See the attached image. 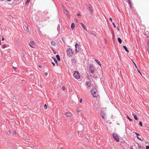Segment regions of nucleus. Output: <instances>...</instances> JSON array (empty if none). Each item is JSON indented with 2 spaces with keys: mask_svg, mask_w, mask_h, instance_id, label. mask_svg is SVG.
<instances>
[{
  "mask_svg": "<svg viewBox=\"0 0 149 149\" xmlns=\"http://www.w3.org/2000/svg\"><path fill=\"white\" fill-rule=\"evenodd\" d=\"M91 93L94 97H98V93L97 91V90L95 89H92L91 91Z\"/></svg>",
  "mask_w": 149,
  "mask_h": 149,
  "instance_id": "nucleus-1",
  "label": "nucleus"
},
{
  "mask_svg": "<svg viewBox=\"0 0 149 149\" xmlns=\"http://www.w3.org/2000/svg\"><path fill=\"white\" fill-rule=\"evenodd\" d=\"M66 53L67 55L70 56L73 55L74 54V51L72 49L70 48H68L67 49Z\"/></svg>",
  "mask_w": 149,
  "mask_h": 149,
  "instance_id": "nucleus-2",
  "label": "nucleus"
},
{
  "mask_svg": "<svg viewBox=\"0 0 149 149\" xmlns=\"http://www.w3.org/2000/svg\"><path fill=\"white\" fill-rule=\"evenodd\" d=\"M73 75L74 77L76 79H78L80 78V76L79 72L77 71L74 72Z\"/></svg>",
  "mask_w": 149,
  "mask_h": 149,
  "instance_id": "nucleus-3",
  "label": "nucleus"
},
{
  "mask_svg": "<svg viewBox=\"0 0 149 149\" xmlns=\"http://www.w3.org/2000/svg\"><path fill=\"white\" fill-rule=\"evenodd\" d=\"M113 137L114 139L117 142L119 141L118 135L115 133H113Z\"/></svg>",
  "mask_w": 149,
  "mask_h": 149,
  "instance_id": "nucleus-4",
  "label": "nucleus"
},
{
  "mask_svg": "<svg viewBox=\"0 0 149 149\" xmlns=\"http://www.w3.org/2000/svg\"><path fill=\"white\" fill-rule=\"evenodd\" d=\"M89 70L91 74H93L95 70V66L92 65L90 64Z\"/></svg>",
  "mask_w": 149,
  "mask_h": 149,
  "instance_id": "nucleus-5",
  "label": "nucleus"
},
{
  "mask_svg": "<svg viewBox=\"0 0 149 149\" xmlns=\"http://www.w3.org/2000/svg\"><path fill=\"white\" fill-rule=\"evenodd\" d=\"M71 62L73 64H75L76 63V58L75 57L72 58L71 59Z\"/></svg>",
  "mask_w": 149,
  "mask_h": 149,
  "instance_id": "nucleus-6",
  "label": "nucleus"
},
{
  "mask_svg": "<svg viewBox=\"0 0 149 149\" xmlns=\"http://www.w3.org/2000/svg\"><path fill=\"white\" fill-rule=\"evenodd\" d=\"M75 51L77 52H78L79 51V45L77 43H76V44L75 45Z\"/></svg>",
  "mask_w": 149,
  "mask_h": 149,
  "instance_id": "nucleus-7",
  "label": "nucleus"
},
{
  "mask_svg": "<svg viewBox=\"0 0 149 149\" xmlns=\"http://www.w3.org/2000/svg\"><path fill=\"white\" fill-rule=\"evenodd\" d=\"M65 115L67 117H71L72 115V114L70 112H66Z\"/></svg>",
  "mask_w": 149,
  "mask_h": 149,
  "instance_id": "nucleus-8",
  "label": "nucleus"
},
{
  "mask_svg": "<svg viewBox=\"0 0 149 149\" xmlns=\"http://www.w3.org/2000/svg\"><path fill=\"white\" fill-rule=\"evenodd\" d=\"M30 43H29V45L31 47H32V48H33V47H32L31 45V44H30V43L31 44L33 45V46H34L35 45V42L33 41H31V42H30Z\"/></svg>",
  "mask_w": 149,
  "mask_h": 149,
  "instance_id": "nucleus-9",
  "label": "nucleus"
},
{
  "mask_svg": "<svg viewBox=\"0 0 149 149\" xmlns=\"http://www.w3.org/2000/svg\"><path fill=\"white\" fill-rule=\"evenodd\" d=\"M24 28L25 30L27 31L28 32H29V27L28 26L25 25L24 26Z\"/></svg>",
  "mask_w": 149,
  "mask_h": 149,
  "instance_id": "nucleus-10",
  "label": "nucleus"
},
{
  "mask_svg": "<svg viewBox=\"0 0 149 149\" xmlns=\"http://www.w3.org/2000/svg\"><path fill=\"white\" fill-rule=\"evenodd\" d=\"M132 115L134 116L135 120H138V118L137 117L136 115L135 114L133 113L132 114Z\"/></svg>",
  "mask_w": 149,
  "mask_h": 149,
  "instance_id": "nucleus-11",
  "label": "nucleus"
},
{
  "mask_svg": "<svg viewBox=\"0 0 149 149\" xmlns=\"http://www.w3.org/2000/svg\"><path fill=\"white\" fill-rule=\"evenodd\" d=\"M71 28L73 30L75 27V25L74 23H72L71 24Z\"/></svg>",
  "mask_w": 149,
  "mask_h": 149,
  "instance_id": "nucleus-12",
  "label": "nucleus"
},
{
  "mask_svg": "<svg viewBox=\"0 0 149 149\" xmlns=\"http://www.w3.org/2000/svg\"><path fill=\"white\" fill-rule=\"evenodd\" d=\"M86 85L87 86V87H90L91 85V84L90 83L89 81H86Z\"/></svg>",
  "mask_w": 149,
  "mask_h": 149,
  "instance_id": "nucleus-13",
  "label": "nucleus"
},
{
  "mask_svg": "<svg viewBox=\"0 0 149 149\" xmlns=\"http://www.w3.org/2000/svg\"><path fill=\"white\" fill-rule=\"evenodd\" d=\"M95 61L100 66H101V64L100 61L98 60L95 59Z\"/></svg>",
  "mask_w": 149,
  "mask_h": 149,
  "instance_id": "nucleus-14",
  "label": "nucleus"
},
{
  "mask_svg": "<svg viewBox=\"0 0 149 149\" xmlns=\"http://www.w3.org/2000/svg\"><path fill=\"white\" fill-rule=\"evenodd\" d=\"M123 47L124 49L127 52H129V51L128 50V49L127 48V47L125 46H123Z\"/></svg>",
  "mask_w": 149,
  "mask_h": 149,
  "instance_id": "nucleus-15",
  "label": "nucleus"
},
{
  "mask_svg": "<svg viewBox=\"0 0 149 149\" xmlns=\"http://www.w3.org/2000/svg\"><path fill=\"white\" fill-rule=\"evenodd\" d=\"M80 24L82 27L85 30H86V27L85 26V25L82 23H80Z\"/></svg>",
  "mask_w": 149,
  "mask_h": 149,
  "instance_id": "nucleus-16",
  "label": "nucleus"
},
{
  "mask_svg": "<svg viewBox=\"0 0 149 149\" xmlns=\"http://www.w3.org/2000/svg\"><path fill=\"white\" fill-rule=\"evenodd\" d=\"M118 42L120 44H121L122 43V40L120 38H118Z\"/></svg>",
  "mask_w": 149,
  "mask_h": 149,
  "instance_id": "nucleus-17",
  "label": "nucleus"
},
{
  "mask_svg": "<svg viewBox=\"0 0 149 149\" xmlns=\"http://www.w3.org/2000/svg\"><path fill=\"white\" fill-rule=\"evenodd\" d=\"M56 44V43L54 41H52L51 42V45L53 46H55Z\"/></svg>",
  "mask_w": 149,
  "mask_h": 149,
  "instance_id": "nucleus-18",
  "label": "nucleus"
},
{
  "mask_svg": "<svg viewBox=\"0 0 149 149\" xmlns=\"http://www.w3.org/2000/svg\"><path fill=\"white\" fill-rule=\"evenodd\" d=\"M56 58L57 59V60L59 61H60V56H59V55H56Z\"/></svg>",
  "mask_w": 149,
  "mask_h": 149,
  "instance_id": "nucleus-19",
  "label": "nucleus"
},
{
  "mask_svg": "<svg viewBox=\"0 0 149 149\" xmlns=\"http://www.w3.org/2000/svg\"><path fill=\"white\" fill-rule=\"evenodd\" d=\"M64 9L65 10V13L67 15H68L69 14L68 11L67 10H65V7H64Z\"/></svg>",
  "mask_w": 149,
  "mask_h": 149,
  "instance_id": "nucleus-20",
  "label": "nucleus"
},
{
  "mask_svg": "<svg viewBox=\"0 0 149 149\" xmlns=\"http://www.w3.org/2000/svg\"><path fill=\"white\" fill-rule=\"evenodd\" d=\"M88 10L91 11L92 10V8L90 7V6H89L88 7Z\"/></svg>",
  "mask_w": 149,
  "mask_h": 149,
  "instance_id": "nucleus-21",
  "label": "nucleus"
},
{
  "mask_svg": "<svg viewBox=\"0 0 149 149\" xmlns=\"http://www.w3.org/2000/svg\"><path fill=\"white\" fill-rule=\"evenodd\" d=\"M30 0H27L26 2V4H28L30 2Z\"/></svg>",
  "mask_w": 149,
  "mask_h": 149,
  "instance_id": "nucleus-22",
  "label": "nucleus"
},
{
  "mask_svg": "<svg viewBox=\"0 0 149 149\" xmlns=\"http://www.w3.org/2000/svg\"><path fill=\"white\" fill-rule=\"evenodd\" d=\"M128 2L131 7V1H130V0H128Z\"/></svg>",
  "mask_w": 149,
  "mask_h": 149,
  "instance_id": "nucleus-23",
  "label": "nucleus"
},
{
  "mask_svg": "<svg viewBox=\"0 0 149 149\" xmlns=\"http://www.w3.org/2000/svg\"><path fill=\"white\" fill-rule=\"evenodd\" d=\"M44 108L45 109H47V106L46 104H45V105H44Z\"/></svg>",
  "mask_w": 149,
  "mask_h": 149,
  "instance_id": "nucleus-24",
  "label": "nucleus"
},
{
  "mask_svg": "<svg viewBox=\"0 0 149 149\" xmlns=\"http://www.w3.org/2000/svg\"><path fill=\"white\" fill-rule=\"evenodd\" d=\"M53 59L56 63L57 64L58 63L56 59L54 58Z\"/></svg>",
  "mask_w": 149,
  "mask_h": 149,
  "instance_id": "nucleus-25",
  "label": "nucleus"
},
{
  "mask_svg": "<svg viewBox=\"0 0 149 149\" xmlns=\"http://www.w3.org/2000/svg\"><path fill=\"white\" fill-rule=\"evenodd\" d=\"M132 62H133V63H134L135 67L136 68V69H137L138 68L137 67V66L136 63H135V62L133 61L132 60Z\"/></svg>",
  "mask_w": 149,
  "mask_h": 149,
  "instance_id": "nucleus-26",
  "label": "nucleus"
},
{
  "mask_svg": "<svg viewBox=\"0 0 149 149\" xmlns=\"http://www.w3.org/2000/svg\"><path fill=\"white\" fill-rule=\"evenodd\" d=\"M127 117L128 118V119L130 120V121H132V120L128 116H127Z\"/></svg>",
  "mask_w": 149,
  "mask_h": 149,
  "instance_id": "nucleus-27",
  "label": "nucleus"
},
{
  "mask_svg": "<svg viewBox=\"0 0 149 149\" xmlns=\"http://www.w3.org/2000/svg\"><path fill=\"white\" fill-rule=\"evenodd\" d=\"M10 133L11 132L10 131H8L7 132V134L8 135H9Z\"/></svg>",
  "mask_w": 149,
  "mask_h": 149,
  "instance_id": "nucleus-28",
  "label": "nucleus"
},
{
  "mask_svg": "<svg viewBox=\"0 0 149 149\" xmlns=\"http://www.w3.org/2000/svg\"><path fill=\"white\" fill-rule=\"evenodd\" d=\"M139 124L141 126H142V122L141 121H140L139 122Z\"/></svg>",
  "mask_w": 149,
  "mask_h": 149,
  "instance_id": "nucleus-29",
  "label": "nucleus"
},
{
  "mask_svg": "<svg viewBox=\"0 0 149 149\" xmlns=\"http://www.w3.org/2000/svg\"><path fill=\"white\" fill-rule=\"evenodd\" d=\"M91 33V34H92L94 36L96 37V35L94 33Z\"/></svg>",
  "mask_w": 149,
  "mask_h": 149,
  "instance_id": "nucleus-30",
  "label": "nucleus"
},
{
  "mask_svg": "<svg viewBox=\"0 0 149 149\" xmlns=\"http://www.w3.org/2000/svg\"><path fill=\"white\" fill-rule=\"evenodd\" d=\"M112 24H113V26H114V28H115L116 27V25H115V24L114 23V22H112Z\"/></svg>",
  "mask_w": 149,
  "mask_h": 149,
  "instance_id": "nucleus-31",
  "label": "nucleus"
},
{
  "mask_svg": "<svg viewBox=\"0 0 149 149\" xmlns=\"http://www.w3.org/2000/svg\"><path fill=\"white\" fill-rule=\"evenodd\" d=\"M137 70H138V72L140 73V74L142 76V74H141V72H140V71H139V69L137 68Z\"/></svg>",
  "mask_w": 149,
  "mask_h": 149,
  "instance_id": "nucleus-32",
  "label": "nucleus"
},
{
  "mask_svg": "<svg viewBox=\"0 0 149 149\" xmlns=\"http://www.w3.org/2000/svg\"><path fill=\"white\" fill-rule=\"evenodd\" d=\"M2 47H3V48L4 49V48H6V46L5 45H3L2 46Z\"/></svg>",
  "mask_w": 149,
  "mask_h": 149,
  "instance_id": "nucleus-33",
  "label": "nucleus"
},
{
  "mask_svg": "<svg viewBox=\"0 0 149 149\" xmlns=\"http://www.w3.org/2000/svg\"><path fill=\"white\" fill-rule=\"evenodd\" d=\"M138 147L139 149H140L141 148L139 144H138Z\"/></svg>",
  "mask_w": 149,
  "mask_h": 149,
  "instance_id": "nucleus-34",
  "label": "nucleus"
},
{
  "mask_svg": "<svg viewBox=\"0 0 149 149\" xmlns=\"http://www.w3.org/2000/svg\"><path fill=\"white\" fill-rule=\"evenodd\" d=\"M134 133L137 136H139V134H138L137 133H136V132H134Z\"/></svg>",
  "mask_w": 149,
  "mask_h": 149,
  "instance_id": "nucleus-35",
  "label": "nucleus"
},
{
  "mask_svg": "<svg viewBox=\"0 0 149 149\" xmlns=\"http://www.w3.org/2000/svg\"><path fill=\"white\" fill-rule=\"evenodd\" d=\"M146 149H149V145L148 146H146Z\"/></svg>",
  "mask_w": 149,
  "mask_h": 149,
  "instance_id": "nucleus-36",
  "label": "nucleus"
},
{
  "mask_svg": "<svg viewBox=\"0 0 149 149\" xmlns=\"http://www.w3.org/2000/svg\"><path fill=\"white\" fill-rule=\"evenodd\" d=\"M13 98L14 99H15L16 100V97L15 96H13Z\"/></svg>",
  "mask_w": 149,
  "mask_h": 149,
  "instance_id": "nucleus-37",
  "label": "nucleus"
},
{
  "mask_svg": "<svg viewBox=\"0 0 149 149\" xmlns=\"http://www.w3.org/2000/svg\"><path fill=\"white\" fill-rule=\"evenodd\" d=\"M65 88L64 86H62V89H63V90H64Z\"/></svg>",
  "mask_w": 149,
  "mask_h": 149,
  "instance_id": "nucleus-38",
  "label": "nucleus"
},
{
  "mask_svg": "<svg viewBox=\"0 0 149 149\" xmlns=\"http://www.w3.org/2000/svg\"><path fill=\"white\" fill-rule=\"evenodd\" d=\"M109 19H110L111 22H112V18L111 17H110V18H109Z\"/></svg>",
  "mask_w": 149,
  "mask_h": 149,
  "instance_id": "nucleus-39",
  "label": "nucleus"
},
{
  "mask_svg": "<svg viewBox=\"0 0 149 149\" xmlns=\"http://www.w3.org/2000/svg\"><path fill=\"white\" fill-rule=\"evenodd\" d=\"M137 139H138L140 141H142V140H141V139H140V138H139V137H137Z\"/></svg>",
  "mask_w": 149,
  "mask_h": 149,
  "instance_id": "nucleus-40",
  "label": "nucleus"
},
{
  "mask_svg": "<svg viewBox=\"0 0 149 149\" xmlns=\"http://www.w3.org/2000/svg\"><path fill=\"white\" fill-rule=\"evenodd\" d=\"M52 63L53 65V66H55V63H53V62H52Z\"/></svg>",
  "mask_w": 149,
  "mask_h": 149,
  "instance_id": "nucleus-41",
  "label": "nucleus"
},
{
  "mask_svg": "<svg viewBox=\"0 0 149 149\" xmlns=\"http://www.w3.org/2000/svg\"><path fill=\"white\" fill-rule=\"evenodd\" d=\"M13 68L15 70H16L17 69V68L15 67H13Z\"/></svg>",
  "mask_w": 149,
  "mask_h": 149,
  "instance_id": "nucleus-42",
  "label": "nucleus"
},
{
  "mask_svg": "<svg viewBox=\"0 0 149 149\" xmlns=\"http://www.w3.org/2000/svg\"><path fill=\"white\" fill-rule=\"evenodd\" d=\"M102 117L103 119H104L105 118V116L104 115L102 116Z\"/></svg>",
  "mask_w": 149,
  "mask_h": 149,
  "instance_id": "nucleus-43",
  "label": "nucleus"
},
{
  "mask_svg": "<svg viewBox=\"0 0 149 149\" xmlns=\"http://www.w3.org/2000/svg\"><path fill=\"white\" fill-rule=\"evenodd\" d=\"M45 75L46 76H47L48 75V73H45Z\"/></svg>",
  "mask_w": 149,
  "mask_h": 149,
  "instance_id": "nucleus-44",
  "label": "nucleus"
},
{
  "mask_svg": "<svg viewBox=\"0 0 149 149\" xmlns=\"http://www.w3.org/2000/svg\"><path fill=\"white\" fill-rule=\"evenodd\" d=\"M77 16H80L81 15L80 13H78L77 14Z\"/></svg>",
  "mask_w": 149,
  "mask_h": 149,
  "instance_id": "nucleus-45",
  "label": "nucleus"
},
{
  "mask_svg": "<svg viewBox=\"0 0 149 149\" xmlns=\"http://www.w3.org/2000/svg\"><path fill=\"white\" fill-rule=\"evenodd\" d=\"M16 134V132L15 131H14L13 132V134Z\"/></svg>",
  "mask_w": 149,
  "mask_h": 149,
  "instance_id": "nucleus-46",
  "label": "nucleus"
},
{
  "mask_svg": "<svg viewBox=\"0 0 149 149\" xmlns=\"http://www.w3.org/2000/svg\"><path fill=\"white\" fill-rule=\"evenodd\" d=\"M4 40V38H3V37H2V40L3 41Z\"/></svg>",
  "mask_w": 149,
  "mask_h": 149,
  "instance_id": "nucleus-47",
  "label": "nucleus"
},
{
  "mask_svg": "<svg viewBox=\"0 0 149 149\" xmlns=\"http://www.w3.org/2000/svg\"><path fill=\"white\" fill-rule=\"evenodd\" d=\"M82 99H81L80 100V102L81 103V102H82Z\"/></svg>",
  "mask_w": 149,
  "mask_h": 149,
  "instance_id": "nucleus-48",
  "label": "nucleus"
},
{
  "mask_svg": "<svg viewBox=\"0 0 149 149\" xmlns=\"http://www.w3.org/2000/svg\"><path fill=\"white\" fill-rule=\"evenodd\" d=\"M53 52H54V54H56V52H55V51L54 50L53 51Z\"/></svg>",
  "mask_w": 149,
  "mask_h": 149,
  "instance_id": "nucleus-49",
  "label": "nucleus"
},
{
  "mask_svg": "<svg viewBox=\"0 0 149 149\" xmlns=\"http://www.w3.org/2000/svg\"><path fill=\"white\" fill-rule=\"evenodd\" d=\"M7 1H10L11 0H6Z\"/></svg>",
  "mask_w": 149,
  "mask_h": 149,
  "instance_id": "nucleus-50",
  "label": "nucleus"
},
{
  "mask_svg": "<svg viewBox=\"0 0 149 149\" xmlns=\"http://www.w3.org/2000/svg\"><path fill=\"white\" fill-rule=\"evenodd\" d=\"M0 45H1V41L0 40Z\"/></svg>",
  "mask_w": 149,
  "mask_h": 149,
  "instance_id": "nucleus-51",
  "label": "nucleus"
},
{
  "mask_svg": "<svg viewBox=\"0 0 149 149\" xmlns=\"http://www.w3.org/2000/svg\"><path fill=\"white\" fill-rule=\"evenodd\" d=\"M117 28L118 30V31H119V28H118V27H117Z\"/></svg>",
  "mask_w": 149,
  "mask_h": 149,
  "instance_id": "nucleus-52",
  "label": "nucleus"
},
{
  "mask_svg": "<svg viewBox=\"0 0 149 149\" xmlns=\"http://www.w3.org/2000/svg\"><path fill=\"white\" fill-rule=\"evenodd\" d=\"M15 1H18L19 0H14Z\"/></svg>",
  "mask_w": 149,
  "mask_h": 149,
  "instance_id": "nucleus-53",
  "label": "nucleus"
},
{
  "mask_svg": "<svg viewBox=\"0 0 149 149\" xmlns=\"http://www.w3.org/2000/svg\"><path fill=\"white\" fill-rule=\"evenodd\" d=\"M130 149H133L132 148H131Z\"/></svg>",
  "mask_w": 149,
  "mask_h": 149,
  "instance_id": "nucleus-54",
  "label": "nucleus"
},
{
  "mask_svg": "<svg viewBox=\"0 0 149 149\" xmlns=\"http://www.w3.org/2000/svg\"><path fill=\"white\" fill-rule=\"evenodd\" d=\"M23 56L24 57H25V56Z\"/></svg>",
  "mask_w": 149,
  "mask_h": 149,
  "instance_id": "nucleus-55",
  "label": "nucleus"
},
{
  "mask_svg": "<svg viewBox=\"0 0 149 149\" xmlns=\"http://www.w3.org/2000/svg\"><path fill=\"white\" fill-rule=\"evenodd\" d=\"M39 67H40V66H39Z\"/></svg>",
  "mask_w": 149,
  "mask_h": 149,
  "instance_id": "nucleus-56",
  "label": "nucleus"
},
{
  "mask_svg": "<svg viewBox=\"0 0 149 149\" xmlns=\"http://www.w3.org/2000/svg\"><path fill=\"white\" fill-rule=\"evenodd\" d=\"M0 25H1V24H0Z\"/></svg>",
  "mask_w": 149,
  "mask_h": 149,
  "instance_id": "nucleus-57",
  "label": "nucleus"
}]
</instances>
